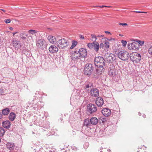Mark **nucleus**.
I'll return each mask as SVG.
<instances>
[{
  "instance_id": "338daca9",
  "label": "nucleus",
  "mask_w": 152,
  "mask_h": 152,
  "mask_svg": "<svg viewBox=\"0 0 152 152\" xmlns=\"http://www.w3.org/2000/svg\"><path fill=\"white\" fill-rule=\"evenodd\" d=\"M17 33H18L17 32H14V33H13V35H15V34H16Z\"/></svg>"
},
{
  "instance_id": "412c9836",
  "label": "nucleus",
  "mask_w": 152,
  "mask_h": 152,
  "mask_svg": "<svg viewBox=\"0 0 152 152\" xmlns=\"http://www.w3.org/2000/svg\"><path fill=\"white\" fill-rule=\"evenodd\" d=\"M13 46L15 47V49L18 50L19 47L21 46L20 44L19 43V41L15 40L13 42Z\"/></svg>"
},
{
  "instance_id": "a19ab883",
  "label": "nucleus",
  "mask_w": 152,
  "mask_h": 152,
  "mask_svg": "<svg viewBox=\"0 0 152 152\" xmlns=\"http://www.w3.org/2000/svg\"><path fill=\"white\" fill-rule=\"evenodd\" d=\"M148 52L149 54L152 55V46L149 48Z\"/></svg>"
},
{
  "instance_id": "6ab92c4d",
  "label": "nucleus",
  "mask_w": 152,
  "mask_h": 152,
  "mask_svg": "<svg viewBox=\"0 0 152 152\" xmlns=\"http://www.w3.org/2000/svg\"><path fill=\"white\" fill-rule=\"evenodd\" d=\"M93 48L94 50L96 52H97L99 50V44L98 42H93Z\"/></svg>"
},
{
  "instance_id": "c03bdc74",
  "label": "nucleus",
  "mask_w": 152,
  "mask_h": 152,
  "mask_svg": "<svg viewBox=\"0 0 152 152\" xmlns=\"http://www.w3.org/2000/svg\"><path fill=\"white\" fill-rule=\"evenodd\" d=\"M4 92V89L2 88H0V94L2 95V94Z\"/></svg>"
},
{
  "instance_id": "13d9d810",
  "label": "nucleus",
  "mask_w": 152,
  "mask_h": 152,
  "mask_svg": "<svg viewBox=\"0 0 152 152\" xmlns=\"http://www.w3.org/2000/svg\"><path fill=\"white\" fill-rule=\"evenodd\" d=\"M104 36V35H98L97 36V37H103Z\"/></svg>"
},
{
  "instance_id": "f03ea898",
  "label": "nucleus",
  "mask_w": 152,
  "mask_h": 152,
  "mask_svg": "<svg viewBox=\"0 0 152 152\" xmlns=\"http://www.w3.org/2000/svg\"><path fill=\"white\" fill-rule=\"evenodd\" d=\"M94 69V67L91 64H87L84 68V74L86 75H91Z\"/></svg>"
},
{
  "instance_id": "ddd939ff",
  "label": "nucleus",
  "mask_w": 152,
  "mask_h": 152,
  "mask_svg": "<svg viewBox=\"0 0 152 152\" xmlns=\"http://www.w3.org/2000/svg\"><path fill=\"white\" fill-rule=\"evenodd\" d=\"M94 87V84L93 83L89 81L86 82L84 84V88L85 89L93 88Z\"/></svg>"
},
{
  "instance_id": "0eeeda50",
  "label": "nucleus",
  "mask_w": 152,
  "mask_h": 152,
  "mask_svg": "<svg viewBox=\"0 0 152 152\" xmlns=\"http://www.w3.org/2000/svg\"><path fill=\"white\" fill-rule=\"evenodd\" d=\"M57 43V46L62 49L66 47L68 45L66 40L64 38L59 39Z\"/></svg>"
},
{
  "instance_id": "423d86ee",
  "label": "nucleus",
  "mask_w": 152,
  "mask_h": 152,
  "mask_svg": "<svg viewBox=\"0 0 152 152\" xmlns=\"http://www.w3.org/2000/svg\"><path fill=\"white\" fill-rule=\"evenodd\" d=\"M127 45L128 48L131 50L137 51L139 50L140 47L139 44L136 42H129Z\"/></svg>"
},
{
  "instance_id": "4be33fe9",
  "label": "nucleus",
  "mask_w": 152,
  "mask_h": 152,
  "mask_svg": "<svg viewBox=\"0 0 152 152\" xmlns=\"http://www.w3.org/2000/svg\"><path fill=\"white\" fill-rule=\"evenodd\" d=\"M15 114L14 113L11 112L9 114V119L10 121H13L15 119Z\"/></svg>"
},
{
  "instance_id": "f3484780",
  "label": "nucleus",
  "mask_w": 152,
  "mask_h": 152,
  "mask_svg": "<svg viewBox=\"0 0 152 152\" xmlns=\"http://www.w3.org/2000/svg\"><path fill=\"white\" fill-rule=\"evenodd\" d=\"M2 126L5 128L9 129L10 126V122L8 120L4 121L2 122Z\"/></svg>"
},
{
  "instance_id": "9d476101",
  "label": "nucleus",
  "mask_w": 152,
  "mask_h": 152,
  "mask_svg": "<svg viewBox=\"0 0 152 152\" xmlns=\"http://www.w3.org/2000/svg\"><path fill=\"white\" fill-rule=\"evenodd\" d=\"M78 52L80 56H81V58H85L86 57L87 52L86 49L81 48L78 51Z\"/></svg>"
},
{
  "instance_id": "8fccbe9b",
  "label": "nucleus",
  "mask_w": 152,
  "mask_h": 152,
  "mask_svg": "<svg viewBox=\"0 0 152 152\" xmlns=\"http://www.w3.org/2000/svg\"><path fill=\"white\" fill-rule=\"evenodd\" d=\"M99 48H103V47L104 46V44H103V43H102L100 44V45H99Z\"/></svg>"
},
{
  "instance_id": "4d7b16f0",
  "label": "nucleus",
  "mask_w": 152,
  "mask_h": 152,
  "mask_svg": "<svg viewBox=\"0 0 152 152\" xmlns=\"http://www.w3.org/2000/svg\"><path fill=\"white\" fill-rule=\"evenodd\" d=\"M86 90V91L87 92L89 93L90 94V90H89V89H87V90Z\"/></svg>"
},
{
  "instance_id": "20e7f679",
  "label": "nucleus",
  "mask_w": 152,
  "mask_h": 152,
  "mask_svg": "<svg viewBox=\"0 0 152 152\" xmlns=\"http://www.w3.org/2000/svg\"><path fill=\"white\" fill-rule=\"evenodd\" d=\"M117 55L118 58L122 61L127 60L130 56L129 53L125 50L120 51Z\"/></svg>"
},
{
  "instance_id": "49530a36",
  "label": "nucleus",
  "mask_w": 152,
  "mask_h": 152,
  "mask_svg": "<svg viewBox=\"0 0 152 152\" xmlns=\"http://www.w3.org/2000/svg\"><path fill=\"white\" fill-rule=\"evenodd\" d=\"M114 72L112 70H110L109 72V74L110 75H114Z\"/></svg>"
},
{
  "instance_id": "4468645a",
  "label": "nucleus",
  "mask_w": 152,
  "mask_h": 152,
  "mask_svg": "<svg viewBox=\"0 0 152 152\" xmlns=\"http://www.w3.org/2000/svg\"><path fill=\"white\" fill-rule=\"evenodd\" d=\"M103 115L105 116L108 117L109 116L111 113L110 110L108 108H104L101 111Z\"/></svg>"
},
{
  "instance_id": "7c9ffc66",
  "label": "nucleus",
  "mask_w": 152,
  "mask_h": 152,
  "mask_svg": "<svg viewBox=\"0 0 152 152\" xmlns=\"http://www.w3.org/2000/svg\"><path fill=\"white\" fill-rule=\"evenodd\" d=\"M135 41L137 43L139 44V45L140 46V45L141 46H142L144 43V41H141L138 39H136Z\"/></svg>"
},
{
  "instance_id": "c756f323",
  "label": "nucleus",
  "mask_w": 152,
  "mask_h": 152,
  "mask_svg": "<svg viewBox=\"0 0 152 152\" xmlns=\"http://www.w3.org/2000/svg\"><path fill=\"white\" fill-rule=\"evenodd\" d=\"M39 103H37L36 104H35L34 106H35L33 107L34 110H36V109L37 110H39L41 108V107L39 105Z\"/></svg>"
},
{
  "instance_id": "473e14b6",
  "label": "nucleus",
  "mask_w": 152,
  "mask_h": 152,
  "mask_svg": "<svg viewBox=\"0 0 152 152\" xmlns=\"http://www.w3.org/2000/svg\"><path fill=\"white\" fill-rule=\"evenodd\" d=\"M91 36L92 39V41L93 42H96V40L97 39V38L96 36L94 34H91Z\"/></svg>"
},
{
  "instance_id": "6e6552de",
  "label": "nucleus",
  "mask_w": 152,
  "mask_h": 152,
  "mask_svg": "<svg viewBox=\"0 0 152 152\" xmlns=\"http://www.w3.org/2000/svg\"><path fill=\"white\" fill-rule=\"evenodd\" d=\"M36 46L39 48L43 49L46 46L45 41L44 39H39L36 42Z\"/></svg>"
},
{
  "instance_id": "09e8293b",
  "label": "nucleus",
  "mask_w": 152,
  "mask_h": 152,
  "mask_svg": "<svg viewBox=\"0 0 152 152\" xmlns=\"http://www.w3.org/2000/svg\"><path fill=\"white\" fill-rule=\"evenodd\" d=\"M37 152H45L44 150L43 149V148H40L39 151Z\"/></svg>"
},
{
  "instance_id": "de8ad7c7",
  "label": "nucleus",
  "mask_w": 152,
  "mask_h": 152,
  "mask_svg": "<svg viewBox=\"0 0 152 152\" xmlns=\"http://www.w3.org/2000/svg\"><path fill=\"white\" fill-rule=\"evenodd\" d=\"M75 59L76 60H78V59H80V58H81V56L79 55L78 56H75Z\"/></svg>"
},
{
  "instance_id": "864d4df0",
  "label": "nucleus",
  "mask_w": 152,
  "mask_h": 152,
  "mask_svg": "<svg viewBox=\"0 0 152 152\" xmlns=\"http://www.w3.org/2000/svg\"><path fill=\"white\" fill-rule=\"evenodd\" d=\"M134 12L138 13H145V12H142V11H134Z\"/></svg>"
},
{
  "instance_id": "39448f33",
  "label": "nucleus",
  "mask_w": 152,
  "mask_h": 152,
  "mask_svg": "<svg viewBox=\"0 0 152 152\" xmlns=\"http://www.w3.org/2000/svg\"><path fill=\"white\" fill-rule=\"evenodd\" d=\"M88 112L92 114L95 113L97 110L96 106L92 103H90L87 106Z\"/></svg>"
},
{
  "instance_id": "72a5a7b5",
  "label": "nucleus",
  "mask_w": 152,
  "mask_h": 152,
  "mask_svg": "<svg viewBox=\"0 0 152 152\" xmlns=\"http://www.w3.org/2000/svg\"><path fill=\"white\" fill-rule=\"evenodd\" d=\"M87 46L89 49H92L93 48V43H89L87 44Z\"/></svg>"
},
{
  "instance_id": "2f4dec72",
  "label": "nucleus",
  "mask_w": 152,
  "mask_h": 152,
  "mask_svg": "<svg viewBox=\"0 0 152 152\" xmlns=\"http://www.w3.org/2000/svg\"><path fill=\"white\" fill-rule=\"evenodd\" d=\"M5 130L2 127H0V136H2L5 133Z\"/></svg>"
},
{
  "instance_id": "052dcab7",
  "label": "nucleus",
  "mask_w": 152,
  "mask_h": 152,
  "mask_svg": "<svg viewBox=\"0 0 152 152\" xmlns=\"http://www.w3.org/2000/svg\"><path fill=\"white\" fill-rule=\"evenodd\" d=\"M76 134V132L74 131H73V134L74 135Z\"/></svg>"
},
{
  "instance_id": "f257e3e1",
  "label": "nucleus",
  "mask_w": 152,
  "mask_h": 152,
  "mask_svg": "<svg viewBox=\"0 0 152 152\" xmlns=\"http://www.w3.org/2000/svg\"><path fill=\"white\" fill-rule=\"evenodd\" d=\"M105 60L102 56H98L94 58V64L97 76L100 75L104 72V67L105 65Z\"/></svg>"
},
{
  "instance_id": "3c124183",
  "label": "nucleus",
  "mask_w": 152,
  "mask_h": 152,
  "mask_svg": "<svg viewBox=\"0 0 152 152\" xmlns=\"http://www.w3.org/2000/svg\"><path fill=\"white\" fill-rule=\"evenodd\" d=\"M71 59L72 61H75V60H76V59H75V56H71Z\"/></svg>"
},
{
  "instance_id": "774afa93",
  "label": "nucleus",
  "mask_w": 152,
  "mask_h": 152,
  "mask_svg": "<svg viewBox=\"0 0 152 152\" xmlns=\"http://www.w3.org/2000/svg\"><path fill=\"white\" fill-rule=\"evenodd\" d=\"M35 95V96H34V97H37V95H38V94L37 93H36Z\"/></svg>"
},
{
  "instance_id": "e2e57ef3",
  "label": "nucleus",
  "mask_w": 152,
  "mask_h": 152,
  "mask_svg": "<svg viewBox=\"0 0 152 152\" xmlns=\"http://www.w3.org/2000/svg\"><path fill=\"white\" fill-rule=\"evenodd\" d=\"M108 7V6H104V5H102L101 7H102V8H103V7Z\"/></svg>"
},
{
  "instance_id": "c9c22d12",
  "label": "nucleus",
  "mask_w": 152,
  "mask_h": 152,
  "mask_svg": "<svg viewBox=\"0 0 152 152\" xmlns=\"http://www.w3.org/2000/svg\"><path fill=\"white\" fill-rule=\"evenodd\" d=\"M109 42H108L106 41H105L104 44V45L105 46V47L106 48H108L109 47Z\"/></svg>"
},
{
  "instance_id": "4c0bfd02",
  "label": "nucleus",
  "mask_w": 152,
  "mask_h": 152,
  "mask_svg": "<svg viewBox=\"0 0 152 152\" xmlns=\"http://www.w3.org/2000/svg\"><path fill=\"white\" fill-rule=\"evenodd\" d=\"M121 43H122L123 46L124 47L126 46L127 42L126 40H122Z\"/></svg>"
},
{
  "instance_id": "680f3d73",
  "label": "nucleus",
  "mask_w": 152,
  "mask_h": 152,
  "mask_svg": "<svg viewBox=\"0 0 152 152\" xmlns=\"http://www.w3.org/2000/svg\"><path fill=\"white\" fill-rule=\"evenodd\" d=\"M71 54H72V56H75V54L73 52Z\"/></svg>"
},
{
  "instance_id": "2eb2a0df",
  "label": "nucleus",
  "mask_w": 152,
  "mask_h": 152,
  "mask_svg": "<svg viewBox=\"0 0 152 152\" xmlns=\"http://www.w3.org/2000/svg\"><path fill=\"white\" fill-rule=\"evenodd\" d=\"M49 52L51 53H56L58 51V48L54 45H51L49 48Z\"/></svg>"
},
{
  "instance_id": "e433bc0d",
  "label": "nucleus",
  "mask_w": 152,
  "mask_h": 152,
  "mask_svg": "<svg viewBox=\"0 0 152 152\" xmlns=\"http://www.w3.org/2000/svg\"><path fill=\"white\" fill-rule=\"evenodd\" d=\"M28 32L29 34H31L33 35L35 34L36 33V31L35 30L30 29L28 30Z\"/></svg>"
},
{
  "instance_id": "f704fd0d",
  "label": "nucleus",
  "mask_w": 152,
  "mask_h": 152,
  "mask_svg": "<svg viewBox=\"0 0 152 152\" xmlns=\"http://www.w3.org/2000/svg\"><path fill=\"white\" fill-rule=\"evenodd\" d=\"M71 147L72 150L74 151H75L76 152L79 150L78 148H77L74 145L71 146Z\"/></svg>"
},
{
  "instance_id": "aec40b11",
  "label": "nucleus",
  "mask_w": 152,
  "mask_h": 152,
  "mask_svg": "<svg viewBox=\"0 0 152 152\" xmlns=\"http://www.w3.org/2000/svg\"><path fill=\"white\" fill-rule=\"evenodd\" d=\"M90 121L91 125H96L98 123V120L96 117H92L90 119Z\"/></svg>"
},
{
  "instance_id": "ea45409f",
  "label": "nucleus",
  "mask_w": 152,
  "mask_h": 152,
  "mask_svg": "<svg viewBox=\"0 0 152 152\" xmlns=\"http://www.w3.org/2000/svg\"><path fill=\"white\" fill-rule=\"evenodd\" d=\"M5 22L7 23H9L11 22V20L10 19H5L4 20Z\"/></svg>"
},
{
  "instance_id": "79ce46f5",
  "label": "nucleus",
  "mask_w": 152,
  "mask_h": 152,
  "mask_svg": "<svg viewBox=\"0 0 152 152\" xmlns=\"http://www.w3.org/2000/svg\"><path fill=\"white\" fill-rule=\"evenodd\" d=\"M118 24L119 25H120V26L121 25V26H127V24L126 23H119Z\"/></svg>"
},
{
  "instance_id": "dca6fc26",
  "label": "nucleus",
  "mask_w": 152,
  "mask_h": 152,
  "mask_svg": "<svg viewBox=\"0 0 152 152\" xmlns=\"http://www.w3.org/2000/svg\"><path fill=\"white\" fill-rule=\"evenodd\" d=\"M72 126L74 130L77 131H79L80 130V126L79 123L78 122H75V123H72Z\"/></svg>"
},
{
  "instance_id": "1a4fd4ad",
  "label": "nucleus",
  "mask_w": 152,
  "mask_h": 152,
  "mask_svg": "<svg viewBox=\"0 0 152 152\" xmlns=\"http://www.w3.org/2000/svg\"><path fill=\"white\" fill-rule=\"evenodd\" d=\"M90 95L93 97H97L99 96V91L96 88H93L90 89Z\"/></svg>"
},
{
  "instance_id": "a18cd8bd",
  "label": "nucleus",
  "mask_w": 152,
  "mask_h": 152,
  "mask_svg": "<svg viewBox=\"0 0 152 152\" xmlns=\"http://www.w3.org/2000/svg\"><path fill=\"white\" fill-rule=\"evenodd\" d=\"M104 39H105V41H106L107 40H108L109 41H110L111 40H115V39L114 38H110V39H109L108 38H104Z\"/></svg>"
},
{
  "instance_id": "a878e982",
  "label": "nucleus",
  "mask_w": 152,
  "mask_h": 152,
  "mask_svg": "<svg viewBox=\"0 0 152 152\" xmlns=\"http://www.w3.org/2000/svg\"><path fill=\"white\" fill-rule=\"evenodd\" d=\"M90 120L88 119H86L84 120L83 124L84 126H86L87 127L90 126L91 125V124L90 123Z\"/></svg>"
},
{
  "instance_id": "58836bf2",
  "label": "nucleus",
  "mask_w": 152,
  "mask_h": 152,
  "mask_svg": "<svg viewBox=\"0 0 152 152\" xmlns=\"http://www.w3.org/2000/svg\"><path fill=\"white\" fill-rule=\"evenodd\" d=\"M89 145V143L88 142H85L83 145V147L85 148H87Z\"/></svg>"
},
{
  "instance_id": "cd10ccee",
  "label": "nucleus",
  "mask_w": 152,
  "mask_h": 152,
  "mask_svg": "<svg viewBox=\"0 0 152 152\" xmlns=\"http://www.w3.org/2000/svg\"><path fill=\"white\" fill-rule=\"evenodd\" d=\"M40 126L44 129H48L50 127L49 123L48 122H46V123L43 124H41Z\"/></svg>"
},
{
  "instance_id": "b1692460",
  "label": "nucleus",
  "mask_w": 152,
  "mask_h": 152,
  "mask_svg": "<svg viewBox=\"0 0 152 152\" xmlns=\"http://www.w3.org/2000/svg\"><path fill=\"white\" fill-rule=\"evenodd\" d=\"M106 128H104V130H101L99 131L98 134L99 137H101L105 135L106 133L105 130Z\"/></svg>"
},
{
  "instance_id": "5fc2aeb1",
  "label": "nucleus",
  "mask_w": 152,
  "mask_h": 152,
  "mask_svg": "<svg viewBox=\"0 0 152 152\" xmlns=\"http://www.w3.org/2000/svg\"><path fill=\"white\" fill-rule=\"evenodd\" d=\"M49 152H54L55 150L54 149H53L51 150H49Z\"/></svg>"
},
{
  "instance_id": "bb28decb",
  "label": "nucleus",
  "mask_w": 152,
  "mask_h": 152,
  "mask_svg": "<svg viewBox=\"0 0 152 152\" xmlns=\"http://www.w3.org/2000/svg\"><path fill=\"white\" fill-rule=\"evenodd\" d=\"M28 35L24 32H23L20 34V37L23 40H26V37Z\"/></svg>"
},
{
  "instance_id": "603ef678",
  "label": "nucleus",
  "mask_w": 152,
  "mask_h": 152,
  "mask_svg": "<svg viewBox=\"0 0 152 152\" xmlns=\"http://www.w3.org/2000/svg\"><path fill=\"white\" fill-rule=\"evenodd\" d=\"M79 37H80V38L81 39H84V37H83V36L82 35H80V36H79Z\"/></svg>"
},
{
  "instance_id": "7ed1b4c3",
  "label": "nucleus",
  "mask_w": 152,
  "mask_h": 152,
  "mask_svg": "<svg viewBox=\"0 0 152 152\" xmlns=\"http://www.w3.org/2000/svg\"><path fill=\"white\" fill-rule=\"evenodd\" d=\"M129 58L130 60L133 63H140L141 60V55L137 53L130 54Z\"/></svg>"
},
{
  "instance_id": "f8f14e48",
  "label": "nucleus",
  "mask_w": 152,
  "mask_h": 152,
  "mask_svg": "<svg viewBox=\"0 0 152 152\" xmlns=\"http://www.w3.org/2000/svg\"><path fill=\"white\" fill-rule=\"evenodd\" d=\"M95 102L98 107H102L104 104L103 99L101 97H98L96 99Z\"/></svg>"
},
{
  "instance_id": "a211bd4d",
  "label": "nucleus",
  "mask_w": 152,
  "mask_h": 152,
  "mask_svg": "<svg viewBox=\"0 0 152 152\" xmlns=\"http://www.w3.org/2000/svg\"><path fill=\"white\" fill-rule=\"evenodd\" d=\"M47 39L52 44H54L56 42V38L55 37L53 36L52 35L49 36L48 37Z\"/></svg>"
},
{
  "instance_id": "5701e85b",
  "label": "nucleus",
  "mask_w": 152,
  "mask_h": 152,
  "mask_svg": "<svg viewBox=\"0 0 152 152\" xmlns=\"http://www.w3.org/2000/svg\"><path fill=\"white\" fill-rule=\"evenodd\" d=\"M8 148L10 150H12L14 149V144L12 142H8L6 144Z\"/></svg>"
},
{
  "instance_id": "9b49d317",
  "label": "nucleus",
  "mask_w": 152,
  "mask_h": 152,
  "mask_svg": "<svg viewBox=\"0 0 152 152\" xmlns=\"http://www.w3.org/2000/svg\"><path fill=\"white\" fill-rule=\"evenodd\" d=\"M106 59L108 63L111 64L113 63V61L115 59V57L114 55L111 54H109Z\"/></svg>"
},
{
  "instance_id": "0e129e2a",
  "label": "nucleus",
  "mask_w": 152,
  "mask_h": 152,
  "mask_svg": "<svg viewBox=\"0 0 152 152\" xmlns=\"http://www.w3.org/2000/svg\"><path fill=\"white\" fill-rule=\"evenodd\" d=\"M142 117L145 118L146 117V115L145 114H143L142 115Z\"/></svg>"
},
{
  "instance_id": "c85d7f7f",
  "label": "nucleus",
  "mask_w": 152,
  "mask_h": 152,
  "mask_svg": "<svg viewBox=\"0 0 152 152\" xmlns=\"http://www.w3.org/2000/svg\"><path fill=\"white\" fill-rule=\"evenodd\" d=\"M77 41H73L70 49H73L77 45Z\"/></svg>"
},
{
  "instance_id": "393cba45",
  "label": "nucleus",
  "mask_w": 152,
  "mask_h": 152,
  "mask_svg": "<svg viewBox=\"0 0 152 152\" xmlns=\"http://www.w3.org/2000/svg\"><path fill=\"white\" fill-rule=\"evenodd\" d=\"M10 112L9 109L8 108H6L2 110V113L4 115H7Z\"/></svg>"
},
{
  "instance_id": "bf43d9fd",
  "label": "nucleus",
  "mask_w": 152,
  "mask_h": 152,
  "mask_svg": "<svg viewBox=\"0 0 152 152\" xmlns=\"http://www.w3.org/2000/svg\"><path fill=\"white\" fill-rule=\"evenodd\" d=\"M73 52L75 54H78V53H79L78 51H77V50L75 51L74 52Z\"/></svg>"
},
{
  "instance_id": "37998d69",
  "label": "nucleus",
  "mask_w": 152,
  "mask_h": 152,
  "mask_svg": "<svg viewBox=\"0 0 152 152\" xmlns=\"http://www.w3.org/2000/svg\"><path fill=\"white\" fill-rule=\"evenodd\" d=\"M101 120L102 122V123H104L107 121L106 119L104 118H102V119H101Z\"/></svg>"
},
{
  "instance_id": "6e6d98bb",
  "label": "nucleus",
  "mask_w": 152,
  "mask_h": 152,
  "mask_svg": "<svg viewBox=\"0 0 152 152\" xmlns=\"http://www.w3.org/2000/svg\"><path fill=\"white\" fill-rule=\"evenodd\" d=\"M104 32L105 33L108 34H111L110 32L107 31H105Z\"/></svg>"
},
{
  "instance_id": "69168bd1",
  "label": "nucleus",
  "mask_w": 152,
  "mask_h": 152,
  "mask_svg": "<svg viewBox=\"0 0 152 152\" xmlns=\"http://www.w3.org/2000/svg\"><path fill=\"white\" fill-rule=\"evenodd\" d=\"M9 29L10 30H13V28L12 27H10Z\"/></svg>"
}]
</instances>
